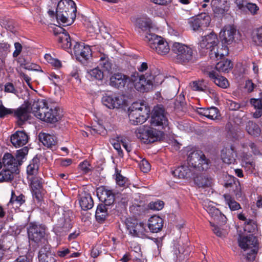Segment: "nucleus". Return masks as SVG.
<instances>
[{
    "instance_id": "obj_55",
    "label": "nucleus",
    "mask_w": 262,
    "mask_h": 262,
    "mask_svg": "<svg viewBox=\"0 0 262 262\" xmlns=\"http://www.w3.org/2000/svg\"><path fill=\"white\" fill-rule=\"evenodd\" d=\"M245 8H246L252 15L257 14V11L259 10V7L255 4L249 2Z\"/></svg>"
},
{
    "instance_id": "obj_13",
    "label": "nucleus",
    "mask_w": 262,
    "mask_h": 262,
    "mask_svg": "<svg viewBox=\"0 0 262 262\" xmlns=\"http://www.w3.org/2000/svg\"><path fill=\"white\" fill-rule=\"evenodd\" d=\"M236 32V28L231 25L224 27L220 33V37L222 41V46H226L231 44L234 40V36Z\"/></svg>"
},
{
    "instance_id": "obj_18",
    "label": "nucleus",
    "mask_w": 262,
    "mask_h": 262,
    "mask_svg": "<svg viewBox=\"0 0 262 262\" xmlns=\"http://www.w3.org/2000/svg\"><path fill=\"white\" fill-rule=\"evenodd\" d=\"M172 174L176 177L182 179L191 178L196 174L189 166L182 165L172 171Z\"/></svg>"
},
{
    "instance_id": "obj_39",
    "label": "nucleus",
    "mask_w": 262,
    "mask_h": 262,
    "mask_svg": "<svg viewBox=\"0 0 262 262\" xmlns=\"http://www.w3.org/2000/svg\"><path fill=\"white\" fill-rule=\"evenodd\" d=\"M226 204H228L230 209L232 211L237 210L239 209L241 207L240 204L236 202L234 199L232 198L229 194H225L223 195Z\"/></svg>"
},
{
    "instance_id": "obj_12",
    "label": "nucleus",
    "mask_w": 262,
    "mask_h": 262,
    "mask_svg": "<svg viewBox=\"0 0 262 262\" xmlns=\"http://www.w3.org/2000/svg\"><path fill=\"white\" fill-rule=\"evenodd\" d=\"M33 102L31 101H25L16 110L14 109V116L18 119V123L21 125L23 123L28 120L30 117V113H32Z\"/></svg>"
},
{
    "instance_id": "obj_7",
    "label": "nucleus",
    "mask_w": 262,
    "mask_h": 262,
    "mask_svg": "<svg viewBox=\"0 0 262 262\" xmlns=\"http://www.w3.org/2000/svg\"><path fill=\"white\" fill-rule=\"evenodd\" d=\"M189 166L194 170H204L209 167V161L201 151L190 152L187 158Z\"/></svg>"
},
{
    "instance_id": "obj_64",
    "label": "nucleus",
    "mask_w": 262,
    "mask_h": 262,
    "mask_svg": "<svg viewBox=\"0 0 262 262\" xmlns=\"http://www.w3.org/2000/svg\"><path fill=\"white\" fill-rule=\"evenodd\" d=\"M119 140H115L113 139L112 140V142L111 143L114 148L118 152V154L121 156L122 154V151L121 148L120 143L119 142Z\"/></svg>"
},
{
    "instance_id": "obj_28",
    "label": "nucleus",
    "mask_w": 262,
    "mask_h": 262,
    "mask_svg": "<svg viewBox=\"0 0 262 262\" xmlns=\"http://www.w3.org/2000/svg\"><path fill=\"white\" fill-rule=\"evenodd\" d=\"M235 157L236 151L233 145L230 146V148L222 151L221 157L225 163L229 164L233 163L235 160Z\"/></svg>"
},
{
    "instance_id": "obj_56",
    "label": "nucleus",
    "mask_w": 262,
    "mask_h": 262,
    "mask_svg": "<svg viewBox=\"0 0 262 262\" xmlns=\"http://www.w3.org/2000/svg\"><path fill=\"white\" fill-rule=\"evenodd\" d=\"M116 181L117 184L120 186L124 185L125 182V178L123 177L121 174L118 172V170L117 168H116Z\"/></svg>"
},
{
    "instance_id": "obj_1",
    "label": "nucleus",
    "mask_w": 262,
    "mask_h": 262,
    "mask_svg": "<svg viewBox=\"0 0 262 262\" xmlns=\"http://www.w3.org/2000/svg\"><path fill=\"white\" fill-rule=\"evenodd\" d=\"M150 124L152 127H158V129L142 126L135 131L137 138L146 144L160 140L163 134L162 130L168 127L167 113L162 105H157L153 108L151 113Z\"/></svg>"
},
{
    "instance_id": "obj_30",
    "label": "nucleus",
    "mask_w": 262,
    "mask_h": 262,
    "mask_svg": "<svg viewBox=\"0 0 262 262\" xmlns=\"http://www.w3.org/2000/svg\"><path fill=\"white\" fill-rule=\"evenodd\" d=\"M132 235L135 236L142 237L144 235L145 231V226L142 222H139L137 220H134L132 222Z\"/></svg>"
},
{
    "instance_id": "obj_19",
    "label": "nucleus",
    "mask_w": 262,
    "mask_h": 262,
    "mask_svg": "<svg viewBox=\"0 0 262 262\" xmlns=\"http://www.w3.org/2000/svg\"><path fill=\"white\" fill-rule=\"evenodd\" d=\"M211 5L214 13L219 16L225 14L229 8L228 0H212Z\"/></svg>"
},
{
    "instance_id": "obj_23",
    "label": "nucleus",
    "mask_w": 262,
    "mask_h": 262,
    "mask_svg": "<svg viewBox=\"0 0 262 262\" xmlns=\"http://www.w3.org/2000/svg\"><path fill=\"white\" fill-rule=\"evenodd\" d=\"M210 17L208 15L204 14L198 16L196 18L191 20L189 23L191 27L194 31L198 30L199 28L203 27H207L209 24Z\"/></svg>"
},
{
    "instance_id": "obj_61",
    "label": "nucleus",
    "mask_w": 262,
    "mask_h": 262,
    "mask_svg": "<svg viewBox=\"0 0 262 262\" xmlns=\"http://www.w3.org/2000/svg\"><path fill=\"white\" fill-rule=\"evenodd\" d=\"M120 141L122 143V144L123 147L126 150L127 152H129L130 151V146H128V144L130 142V140L129 137H121L120 139Z\"/></svg>"
},
{
    "instance_id": "obj_31",
    "label": "nucleus",
    "mask_w": 262,
    "mask_h": 262,
    "mask_svg": "<svg viewBox=\"0 0 262 262\" xmlns=\"http://www.w3.org/2000/svg\"><path fill=\"white\" fill-rule=\"evenodd\" d=\"M136 25L142 30L146 32V35L148 33L152 32L154 28L152 26V23L150 19L146 18H138L136 20Z\"/></svg>"
},
{
    "instance_id": "obj_14",
    "label": "nucleus",
    "mask_w": 262,
    "mask_h": 262,
    "mask_svg": "<svg viewBox=\"0 0 262 262\" xmlns=\"http://www.w3.org/2000/svg\"><path fill=\"white\" fill-rule=\"evenodd\" d=\"M110 81L111 86L118 89L124 88L125 85L128 86L130 82L129 77L121 73L114 74L111 77Z\"/></svg>"
},
{
    "instance_id": "obj_6",
    "label": "nucleus",
    "mask_w": 262,
    "mask_h": 262,
    "mask_svg": "<svg viewBox=\"0 0 262 262\" xmlns=\"http://www.w3.org/2000/svg\"><path fill=\"white\" fill-rule=\"evenodd\" d=\"M171 51L174 54V60L177 63L185 66L195 61L193 50L190 46L175 42L171 46Z\"/></svg>"
},
{
    "instance_id": "obj_8",
    "label": "nucleus",
    "mask_w": 262,
    "mask_h": 262,
    "mask_svg": "<svg viewBox=\"0 0 262 262\" xmlns=\"http://www.w3.org/2000/svg\"><path fill=\"white\" fill-rule=\"evenodd\" d=\"M239 246L245 251L249 250L250 251L247 253V259L249 261H252L255 259L258 251L257 239L253 235L243 237L239 241Z\"/></svg>"
},
{
    "instance_id": "obj_20",
    "label": "nucleus",
    "mask_w": 262,
    "mask_h": 262,
    "mask_svg": "<svg viewBox=\"0 0 262 262\" xmlns=\"http://www.w3.org/2000/svg\"><path fill=\"white\" fill-rule=\"evenodd\" d=\"M204 73L213 80L214 83L218 86L226 89L229 86L228 80L223 76H220L216 72L214 71L204 72Z\"/></svg>"
},
{
    "instance_id": "obj_53",
    "label": "nucleus",
    "mask_w": 262,
    "mask_h": 262,
    "mask_svg": "<svg viewBox=\"0 0 262 262\" xmlns=\"http://www.w3.org/2000/svg\"><path fill=\"white\" fill-rule=\"evenodd\" d=\"M13 112L14 109L7 108L3 104L0 105V118H4L8 114H12Z\"/></svg>"
},
{
    "instance_id": "obj_21",
    "label": "nucleus",
    "mask_w": 262,
    "mask_h": 262,
    "mask_svg": "<svg viewBox=\"0 0 262 262\" xmlns=\"http://www.w3.org/2000/svg\"><path fill=\"white\" fill-rule=\"evenodd\" d=\"M38 258L40 262H55V255L50 250V246L45 244L39 250Z\"/></svg>"
},
{
    "instance_id": "obj_51",
    "label": "nucleus",
    "mask_w": 262,
    "mask_h": 262,
    "mask_svg": "<svg viewBox=\"0 0 262 262\" xmlns=\"http://www.w3.org/2000/svg\"><path fill=\"white\" fill-rule=\"evenodd\" d=\"M164 203L162 201H157L151 202L149 204V207L152 210H160L164 207Z\"/></svg>"
},
{
    "instance_id": "obj_25",
    "label": "nucleus",
    "mask_w": 262,
    "mask_h": 262,
    "mask_svg": "<svg viewBox=\"0 0 262 262\" xmlns=\"http://www.w3.org/2000/svg\"><path fill=\"white\" fill-rule=\"evenodd\" d=\"M165 40L164 38L153 32L148 33L145 35V41L149 47L154 51Z\"/></svg>"
},
{
    "instance_id": "obj_62",
    "label": "nucleus",
    "mask_w": 262,
    "mask_h": 262,
    "mask_svg": "<svg viewBox=\"0 0 262 262\" xmlns=\"http://www.w3.org/2000/svg\"><path fill=\"white\" fill-rule=\"evenodd\" d=\"M133 257H142L141 248L139 245L135 246L134 250H132V258Z\"/></svg>"
},
{
    "instance_id": "obj_46",
    "label": "nucleus",
    "mask_w": 262,
    "mask_h": 262,
    "mask_svg": "<svg viewBox=\"0 0 262 262\" xmlns=\"http://www.w3.org/2000/svg\"><path fill=\"white\" fill-rule=\"evenodd\" d=\"M257 229V225L254 221L248 220L245 223L244 230L248 233H254Z\"/></svg>"
},
{
    "instance_id": "obj_54",
    "label": "nucleus",
    "mask_w": 262,
    "mask_h": 262,
    "mask_svg": "<svg viewBox=\"0 0 262 262\" xmlns=\"http://www.w3.org/2000/svg\"><path fill=\"white\" fill-rule=\"evenodd\" d=\"M90 164L86 160L84 161L79 165V169L82 171L83 173H87L90 171Z\"/></svg>"
},
{
    "instance_id": "obj_43",
    "label": "nucleus",
    "mask_w": 262,
    "mask_h": 262,
    "mask_svg": "<svg viewBox=\"0 0 262 262\" xmlns=\"http://www.w3.org/2000/svg\"><path fill=\"white\" fill-rule=\"evenodd\" d=\"M38 169V165L36 160H33L27 167V172L28 176H32L37 174Z\"/></svg>"
},
{
    "instance_id": "obj_9",
    "label": "nucleus",
    "mask_w": 262,
    "mask_h": 262,
    "mask_svg": "<svg viewBox=\"0 0 262 262\" xmlns=\"http://www.w3.org/2000/svg\"><path fill=\"white\" fill-rule=\"evenodd\" d=\"M46 227L42 224L30 223L27 228L28 237L30 240L36 243H47L46 238Z\"/></svg>"
},
{
    "instance_id": "obj_17",
    "label": "nucleus",
    "mask_w": 262,
    "mask_h": 262,
    "mask_svg": "<svg viewBox=\"0 0 262 262\" xmlns=\"http://www.w3.org/2000/svg\"><path fill=\"white\" fill-rule=\"evenodd\" d=\"M11 142L14 146H23L28 141V136L24 130L16 131L11 136Z\"/></svg>"
},
{
    "instance_id": "obj_33",
    "label": "nucleus",
    "mask_w": 262,
    "mask_h": 262,
    "mask_svg": "<svg viewBox=\"0 0 262 262\" xmlns=\"http://www.w3.org/2000/svg\"><path fill=\"white\" fill-rule=\"evenodd\" d=\"M246 130L249 135L254 137H258L261 133L259 126L252 121H249L247 123Z\"/></svg>"
},
{
    "instance_id": "obj_2",
    "label": "nucleus",
    "mask_w": 262,
    "mask_h": 262,
    "mask_svg": "<svg viewBox=\"0 0 262 262\" xmlns=\"http://www.w3.org/2000/svg\"><path fill=\"white\" fill-rule=\"evenodd\" d=\"M218 44L219 39L217 35L211 32L202 37V39L199 42V46L201 49L209 51L211 59L218 60L228 54V47L222 46L221 48L219 49Z\"/></svg>"
},
{
    "instance_id": "obj_60",
    "label": "nucleus",
    "mask_w": 262,
    "mask_h": 262,
    "mask_svg": "<svg viewBox=\"0 0 262 262\" xmlns=\"http://www.w3.org/2000/svg\"><path fill=\"white\" fill-rule=\"evenodd\" d=\"M5 92L7 93L16 94L17 93V90L15 89L12 83L8 82L6 83L5 85Z\"/></svg>"
},
{
    "instance_id": "obj_5",
    "label": "nucleus",
    "mask_w": 262,
    "mask_h": 262,
    "mask_svg": "<svg viewBox=\"0 0 262 262\" xmlns=\"http://www.w3.org/2000/svg\"><path fill=\"white\" fill-rule=\"evenodd\" d=\"M76 4L72 0H61L56 10V18L67 26L72 25L76 17Z\"/></svg>"
},
{
    "instance_id": "obj_59",
    "label": "nucleus",
    "mask_w": 262,
    "mask_h": 262,
    "mask_svg": "<svg viewBox=\"0 0 262 262\" xmlns=\"http://www.w3.org/2000/svg\"><path fill=\"white\" fill-rule=\"evenodd\" d=\"M15 50L13 53V57L14 58L17 57L21 53L23 50L22 45L18 42L14 43Z\"/></svg>"
},
{
    "instance_id": "obj_49",
    "label": "nucleus",
    "mask_w": 262,
    "mask_h": 262,
    "mask_svg": "<svg viewBox=\"0 0 262 262\" xmlns=\"http://www.w3.org/2000/svg\"><path fill=\"white\" fill-rule=\"evenodd\" d=\"M102 102L110 109L115 108L114 98L111 96L105 95L102 98Z\"/></svg>"
},
{
    "instance_id": "obj_35",
    "label": "nucleus",
    "mask_w": 262,
    "mask_h": 262,
    "mask_svg": "<svg viewBox=\"0 0 262 262\" xmlns=\"http://www.w3.org/2000/svg\"><path fill=\"white\" fill-rule=\"evenodd\" d=\"M143 112L145 115H148V108L146 106L143 101L135 102L132 103V116L137 115V112Z\"/></svg>"
},
{
    "instance_id": "obj_50",
    "label": "nucleus",
    "mask_w": 262,
    "mask_h": 262,
    "mask_svg": "<svg viewBox=\"0 0 262 262\" xmlns=\"http://www.w3.org/2000/svg\"><path fill=\"white\" fill-rule=\"evenodd\" d=\"M135 163L138 164L141 170L143 172H147L150 169V165L147 161L143 159L140 162L136 159L134 160Z\"/></svg>"
},
{
    "instance_id": "obj_36",
    "label": "nucleus",
    "mask_w": 262,
    "mask_h": 262,
    "mask_svg": "<svg viewBox=\"0 0 262 262\" xmlns=\"http://www.w3.org/2000/svg\"><path fill=\"white\" fill-rule=\"evenodd\" d=\"M128 98L124 94L114 97L115 108H122L125 111L128 105Z\"/></svg>"
},
{
    "instance_id": "obj_58",
    "label": "nucleus",
    "mask_w": 262,
    "mask_h": 262,
    "mask_svg": "<svg viewBox=\"0 0 262 262\" xmlns=\"http://www.w3.org/2000/svg\"><path fill=\"white\" fill-rule=\"evenodd\" d=\"M250 104L255 109H262V100L260 99L251 98L250 100Z\"/></svg>"
},
{
    "instance_id": "obj_16",
    "label": "nucleus",
    "mask_w": 262,
    "mask_h": 262,
    "mask_svg": "<svg viewBox=\"0 0 262 262\" xmlns=\"http://www.w3.org/2000/svg\"><path fill=\"white\" fill-rule=\"evenodd\" d=\"M195 184L199 188L210 187L213 184V179L207 173L196 174L193 177Z\"/></svg>"
},
{
    "instance_id": "obj_42",
    "label": "nucleus",
    "mask_w": 262,
    "mask_h": 262,
    "mask_svg": "<svg viewBox=\"0 0 262 262\" xmlns=\"http://www.w3.org/2000/svg\"><path fill=\"white\" fill-rule=\"evenodd\" d=\"M57 225L58 227L63 228L64 231L71 229L72 225L69 215L68 214H64L63 219H61L60 222H59Z\"/></svg>"
},
{
    "instance_id": "obj_15",
    "label": "nucleus",
    "mask_w": 262,
    "mask_h": 262,
    "mask_svg": "<svg viewBox=\"0 0 262 262\" xmlns=\"http://www.w3.org/2000/svg\"><path fill=\"white\" fill-rule=\"evenodd\" d=\"M97 196L105 206H111L115 201V195L112 191L101 187L97 189Z\"/></svg>"
},
{
    "instance_id": "obj_63",
    "label": "nucleus",
    "mask_w": 262,
    "mask_h": 262,
    "mask_svg": "<svg viewBox=\"0 0 262 262\" xmlns=\"http://www.w3.org/2000/svg\"><path fill=\"white\" fill-rule=\"evenodd\" d=\"M100 65L101 66L104 70L109 71L112 69V64L108 61V59L100 61Z\"/></svg>"
},
{
    "instance_id": "obj_10",
    "label": "nucleus",
    "mask_w": 262,
    "mask_h": 262,
    "mask_svg": "<svg viewBox=\"0 0 262 262\" xmlns=\"http://www.w3.org/2000/svg\"><path fill=\"white\" fill-rule=\"evenodd\" d=\"M10 156L3 157L4 169L0 173V182L12 181L19 172L18 167L13 164Z\"/></svg>"
},
{
    "instance_id": "obj_29",
    "label": "nucleus",
    "mask_w": 262,
    "mask_h": 262,
    "mask_svg": "<svg viewBox=\"0 0 262 262\" xmlns=\"http://www.w3.org/2000/svg\"><path fill=\"white\" fill-rule=\"evenodd\" d=\"M207 211L217 223L224 224L226 222V217L217 208L212 207Z\"/></svg>"
},
{
    "instance_id": "obj_27",
    "label": "nucleus",
    "mask_w": 262,
    "mask_h": 262,
    "mask_svg": "<svg viewBox=\"0 0 262 262\" xmlns=\"http://www.w3.org/2000/svg\"><path fill=\"white\" fill-rule=\"evenodd\" d=\"M38 138L43 145L48 148L55 147L57 143L56 138L49 134L40 133L38 135Z\"/></svg>"
},
{
    "instance_id": "obj_24",
    "label": "nucleus",
    "mask_w": 262,
    "mask_h": 262,
    "mask_svg": "<svg viewBox=\"0 0 262 262\" xmlns=\"http://www.w3.org/2000/svg\"><path fill=\"white\" fill-rule=\"evenodd\" d=\"M196 112L198 114L213 120L219 119L220 117V112L216 107L198 108Z\"/></svg>"
},
{
    "instance_id": "obj_40",
    "label": "nucleus",
    "mask_w": 262,
    "mask_h": 262,
    "mask_svg": "<svg viewBox=\"0 0 262 262\" xmlns=\"http://www.w3.org/2000/svg\"><path fill=\"white\" fill-rule=\"evenodd\" d=\"M25 202V196L23 194L16 195L13 190L11 191V197L9 202V204H15L16 206H20Z\"/></svg>"
},
{
    "instance_id": "obj_32",
    "label": "nucleus",
    "mask_w": 262,
    "mask_h": 262,
    "mask_svg": "<svg viewBox=\"0 0 262 262\" xmlns=\"http://www.w3.org/2000/svg\"><path fill=\"white\" fill-rule=\"evenodd\" d=\"M110 206H105V204H100L98 205L96 211V219L99 222H103L107 215V210Z\"/></svg>"
},
{
    "instance_id": "obj_26",
    "label": "nucleus",
    "mask_w": 262,
    "mask_h": 262,
    "mask_svg": "<svg viewBox=\"0 0 262 262\" xmlns=\"http://www.w3.org/2000/svg\"><path fill=\"white\" fill-rule=\"evenodd\" d=\"M163 226V221L162 218L154 215L148 220V227L151 232L158 233L161 231Z\"/></svg>"
},
{
    "instance_id": "obj_44",
    "label": "nucleus",
    "mask_w": 262,
    "mask_h": 262,
    "mask_svg": "<svg viewBox=\"0 0 262 262\" xmlns=\"http://www.w3.org/2000/svg\"><path fill=\"white\" fill-rule=\"evenodd\" d=\"M32 190H43L42 182L41 178L32 177L30 178Z\"/></svg>"
},
{
    "instance_id": "obj_11",
    "label": "nucleus",
    "mask_w": 262,
    "mask_h": 262,
    "mask_svg": "<svg viewBox=\"0 0 262 262\" xmlns=\"http://www.w3.org/2000/svg\"><path fill=\"white\" fill-rule=\"evenodd\" d=\"M73 52L76 59L84 65L88 63L91 59V50L89 46H85L83 42H75Z\"/></svg>"
},
{
    "instance_id": "obj_48",
    "label": "nucleus",
    "mask_w": 262,
    "mask_h": 262,
    "mask_svg": "<svg viewBox=\"0 0 262 262\" xmlns=\"http://www.w3.org/2000/svg\"><path fill=\"white\" fill-rule=\"evenodd\" d=\"M170 47L168 42L165 40L155 50L158 54L165 55L169 53Z\"/></svg>"
},
{
    "instance_id": "obj_52",
    "label": "nucleus",
    "mask_w": 262,
    "mask_h": 262,
    "mask_svg": "<svg viewBox=\"0 0 262 262\" xmlns=\"http://www.w3.org/2000/svg\"><path fill=\"white\" fill-rule=\"evenodd\" d=\"M147 115H145L144 113L141 112L139 113V116L136 117V120H133L132 124L138 125V124H141L143 123L147 118Z\"/></svg>"
},
{
    "instance_id": "obj_57",
    "label": "nucleus",
    "mask_w": 262,
    "mask_h": 262,
    "mask_svg": "<svg viewBox=\"0 0 262 262\" xmlns=\"http://www.w3.org/2000/svg\"><path fill=\"white\" fill-rule=\"evenodd\" d=\"M10 45L6 42L0 43V56L5 55L9 51Z\"/></svg>"
},
{
    "instance_id": "obj_37",
    "label": "nucleus",
    "mask_w": 262,
    "mask_h": 262,
    "mask_svg": "<svg viewBox=\"0 0 262 262\" xmlns=\"http://www.w3.org/2000/svg\"><path fill=\"white\" fill-rule=\"evenodd\" d=\"M233 64L231 60H226L219 62L215 66V69L219 72L228 73L232 68Z\"/></svg>"
},
{
    "instance_id": "obj_47",
    "label": "nucleus",
    "mask_w": 262,
    "mask_h": 262,
    "mask_svg": "<svg viewBox=\"0 0 262 262\" xmlns=\"http://www.w3.org/2000/svg\"><path fill=\"white\" fill-rule=\"evenodd\" d=\"M88 72L92 79L100 80H102L103 78V72L98 68L90 70Z\"/></svg>"
},
{
    "instance_id": "obj_34",
    "label": "nucleus",
    "mask_w": 262,
    "mask_h": 262,
    "mask_svg": "<svg viewBox=\"0 0 262 262\" xmlns=\"http://www.w3.org/2000/svg\"><path fill=\"white\" fill-rule=\"evenodd\" d=\"M79 203L81 208L84 210L91 209L94 205L93 200L89 193L85 194L84 195L82 196Z\"/></svg>"
},
{
    "instance_id": "obj_3",
    "label": "nucleus",
    "mask_w": 262,
    "mask_h": 262,
    "mask_svg": "<svg viewBox=\"0 0 262 262\" xmlns=\"http://www.w3.org/2000/svg\"><path fill=\"white\" fill-rule=\"evenodd\" d=\"M162 78L161 75H154L148 73L143 75L135 72L132 74V83L138 92L146 93L152 90L154 86L161 84Z\"/></svg>"
},
{
    "instance_id": "obj_45",
    "label": "nucleus",
    "mask_w": 262,
    "mask_h": 262,
    "mask_svg": "<svg viewBox=\"0 0 262 262\" xmlns=\"http://www.w3.org/2000/svg\"><path fill=\"white\" fill-rule=\"evenodd\" d=\"M252 40L255 45L262 46V28L257 29L253 32Z\"/></svg>"
},
{
    "instance_id": "obj_22",
    "label": "nucleus",
    "mask_w": 262,
    "mask_h": 262,
    "mask_svg": "<svg viewBox=\"0 0 262 262\" xmlns=\"http://www.w3.org/2000/svg\"><path fill=\"white\" fill-rule=\"evenodd\" d=\"M28 148L27 146H25L21 149L17 150L15 156H13L10 153H6L4 154V157L10 156L11 157L10 159L12 160V163L19 167L22 164L23 159L28 154Z\"/></svg>"
},
{
    "instance_id": "obj_41",
    "label": "nucleus",
    "mask_w": 262,
    "mask_h": 262,
    "mask_svg": "<svg viewBox=\"0 0 262 262\" xmlns=\"http://www.w3.org/2000/svg\"><path fill=\"white\" fill-rule=\"evenodd\" d=\"M192 89L194 91H202L206 90L207 82L204 79L193 81L190 83Z\"/></svg>"
},
{
    "instance_id": "obj_4",
    "label": "nucleus",
    "mask_w": 262,
    "mask_h": 262,
    "mask_svg": "<svg viewBox=\"0 0 262 262\" xmlns=\"http://www.w3.org/2000/svg\"><path fill=\"white\" fill-rule=\"evenodd\" d=\"M45 100L33 101L32 113L37 118L49 123H55L60 119L59 109L49 108Z\"/></svg>"
},
{
    "instance_id": "obj_38",
    "label": "nucleus",
    "mask_w": 262,
    "mask_h": 262,
    "mask_svg": "<svg viewBox=\"0 0 262 262\" xmlns=\"http://www.w3.org/2000/svg\"><path fill=\"white\" fill-rule=\"evenodd\" d=\"M57 41L64 49H69L71 47L72 42L69 34L67 32L65 34H61L60 36L57 37Z\"/></svg>"
}]
</instances>
